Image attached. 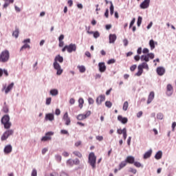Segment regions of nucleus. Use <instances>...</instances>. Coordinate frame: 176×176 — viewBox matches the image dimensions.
<instances>
[{"label": "nucleus", "instance_id": "obj_42", "mask_svg": "<svg viewBox=\"0 0 176 176\" xmlns=\"http://www.w3.org/2000/svg\"><path fill=\"white\" fill-rule=\"evenodd\" d=\"M133 164L135 167H138V168L142 167V164H141V163H140L138 162L134 161Z\"/></svg>", "mask_w": 176, "mask_h": 176}, {"label": "nucleus", "instance_id": "obj_58", "mask_svg": "<svg viewBox=\"0 0 176 176\" xmlns=\"http://www.w3.org/2000/svg\"><path fill=\"white\" fill-rule=\"evenodd\" d=\"M62 155L64 156V157H68V156H69V153H68L67 151H64Z\"/></svg>", "mask_w": 176, "mask_h": 176}, {"label": "nucleus", "instance_id": "obj_51", "mask_svg": "<svg viewBox=\"0 0 176 176\" xmlns=\"http://www.w3.org/2000/svg\"><path fill=\"white\" fill-rule=\"evenodd\" d=\"M142 53L144 54H149V50L148 48H144L142 50Z\"/></svg>", "mask_w": 176, "mask_h": 176}, {"label": "nucleus", "instance_id": "obj_54", "mask_svg": "<svg viewBox=\"0 0 176 176\" xmlns=\"http://www.w3.org/2000/svg\"><path fill=\"white\" fill-rule=\"evenodd\" d=\"M116 62L115 59H110L108 60L107 64H115Z\"/></svg>", "mask_w": 176, "mask_h": 176}, {"label": "nucleus", "instance_id": "obj_43", "mask_svg": "<svg viewBox=\"0 0 176 176\" xmlns=\"http://www.w3.org/2000/svg\"><path fill=\"white\" fill-rule=\"evenodd\" d=\"M129 173H132V174H137V169L133 168H129Z\"/></svg>", "mask_w": 176, "mask_h": 176}, {"label": "nucleus", "instance_id": "obj_36", "mask_svg": "<svg viewBox=\"0 0 176 176\" xmlns=\"http://www.w3.org/2000/svg\"><path fill=\"white\" fill-rule=\"evenodd\" d=\"M73 153L75 156H77V157H79L80 159L82 157V153L79 151H74Z\"/></svg>", "mask_w": 176, "mask_h": 176}, {"label": "nucleus", "instance_id": "obj_17", "mask_svg": "<svg viewBox=\"0 0 176 176\" xmlns=\"http://www.w3.org/2000/svg\"><path fill=\"white\" fill-rule=\"evenodd\" d=\"M14 86V83L12 82L7 87H4L3 90H5L6 94H8V93H9V91H10L12 89H13Z\"/></svg>", "mask_w": 176, "mask_h": 176}, {"label": "nucleus", "instance_id": "obj_41", "mask_svg": "<svg viewBox=\"0 0 176 176\" xmlns=\"http://www.w3.org/2000/svg\"><path fill=\"white\" fill-rule=\"evenodd\" d=\"M124 131H126L127 129H126V128H124L123 129H118L117 133L118 134H123Z\"/></svg>", "mask_w": 176, "mask_h": 176}, {"label": "nucleus", "instance_id": "obj_18", "mask_svg": "<svg viewBox=\"0 0 176 176\" xmlns=\"http://www.w3.org/2000/svg\"><path fill=\"white\" fill-rule=\"evenodd\" d=\"M125 162H126V163H129V164H133L134 162H135V158H134V157L131 155H129L126 157Z\"/></svg>", "mask_w": 176, "mask_h": 176}, {"label": "nucleus", "instance_id": "obj_32", "mask_svg": "<svg viewBox=\"0 0 176 176\" xmlns=\"http://www.w3.org/2000/svg\"><path fill=\"white\" fill-rule=\"evenodd\" d=\"M149 46L151 47V50H153V49H155V41L150 40V41H149Z\"/></svg>", "mask_w": 176, "mask_h": 176}, {"label": "nucleus", "instance_id": "obj_7", "mask_svg": "<svg viewBox=\"0 0 176 176\" xmlns=\"http://www.w3.org/2000/svg\"><path fill=\"white\" fill-rule=\"evenodd\" d=\"M91 115V111H87L85 112V114H78L77 116V120H85V119H87L89 116Z\"/></svg>", "mask_w": 176, "mask_h": 176}, {"label": "nucleus", "instance_id": "obj_46", "mask_svg": "<svg viewBox=\"0 0 176 176\" xmlns=\"http://www.w3.org/2000/svg\"><path fill=\"white\" fill-rule=\"evenodd\" d=\"M110 14H113V4L112 3V2H111Z\"/></svg>", "mask_w": 176, "mask_h": 176}, {"label": "nucleus", "instance_id": "obj_14", "mask_svg": "<svg viewBox=\"0 0 176 176\" xmlns=\"http://www.w3.org/2000/svg\"><path fill=\"white\" fill-rule=\"evenodd\" d=\"M104 101H105V95H100L96 98L98 105H101Z\"/></svg>", "mask_w": 176, "mask_h": 176}, {"label": "nucleus", "instance_id": "obj_31", "mask_svg": "<svg viewBox=\"0 0 176 176\" xmlns=\"http://www.w3.org/2000/svg\"><path fill=\"white\" fill-rule=\"evenodd\" d=\"M50 94H51V96H58V90L57 89H51L50 91Z\"/></svg>", "mask_w": 176, "mask_h": 176}, {"label": "nucleus", "instance_id": "obj_49", "mask_svg": "<svg viewBox=\"0 0 176 176\" xmlns=\"http://www.w3.org/2000/svg\"><path fill=\"white\" fill-rule=\"evenodd\" d=\"M134 23H135V18H133L132 19V21H131L130 25H129V28H131V27H133V25H134Z\"/></svg>", "mask_w": 176, "mask_h": 176}, {"label": "nucleus", "instance_id": "obj_23", "mask_svg": "<svg viewBox=\"0 0 176 176\" xmlns=\"http://www.w3.org/2000/svg\"><path fill=\"white\" fill-rule=\"evenodd\" d=\"M5 75V76H9V73L8 72V70L6 69H2L0 68V78H2V76Z\"/></svg>", "mask_w": 176, "mask_h": 176}, {"label": "nucleus", "instance_id": "obj_52", "mask_svg": "<svg viewBox=\"0 0 176 176\" xmlns=\"http://www.w3.org/2000/svg\"><path fill=\"white\" fill-rule=\"evenodd\" d=\"M74 164L78 166V165L80 164V161L78 159H76L74 160Z\"/></svg>", "mask_w": 176, "mask_h": 176}, {"label": "nucleus", "instance_id": "obj_16", "mask_svg": "<svg viewBox=\"0 0 176 176\" xmlns=\"http://www.w3.org/2000/svg\"><path fill=\"white\" fill-rule=\"evenodd\" d=\"M118 120H119V122H121V123H122V124H126V123H127V122H129V119L127 118L123 117L122 116H118Z\"/></svg>", "mask_w": 176, "mask_h": 176}, {"label": "nucleus", "instance_id": "obj_2", "mask_svg": "<svg viewBox=\"0 0 176 176\" xmlns=\"http://www.w3.org/2000/svg\"><path fill=\"white\" fill-rule=\"evenodd\" d=\"M64 61V58L61 56V55H57L55 58H54V69H56L57 75H61L63 74V69H61V66L58 63H63Z\"/></svg>", "mask_w": 176, "mask_h": 176}, {"label": "nucleus", "instance_id": "obj_4", "mask_svg": "<svg viewBox=\"0 0 176 176\" xmlns=\"http://www.w3.org/2000/svg\"><path fill=\"white\" fill-rule=\"evenodd\" d=\"M89 163L92 168H96V163L97 162V157L94 153H90L88 157Z\"/></svg>", "mask_w": 176, "mask_h": 176}, {"label": "nucleus", "instance_id": "obj_1", "mask_svg": "<svg viewBox=\"0 0 176 176\" xmlns=\"http://www.w3.org/2000/svg\"><path fill=\"white\" fill-rule=\"evenodd\" d=\"M1 124H3L6 131L1 137V141H6L10 135L14 134V130L10 129L12 127V122H10V117L9 115H5L1 118Z\"/></svg>", "mask_w": 176, "mask_h": 176}, {"label": "nucleus", "instance_id": "obj_39", "mask_svg": "<svg viewBox=\"0 0 176 176\" xmlns=\"http://www.w3.org/2000/svg\"><path fill=\"white\" fill-rule=\"evenodd\" d=\"M67 166H74V160L72 159H69L67 161Z\"/></svg>", "mask_w": 176, "mask_h": 176}, {"label": "nucleus", "instance_id": "obj_47", "mask_svg": "<svg viewBox=\"0 0 176 176\" xmlns=\"http://www.w3.org/2000/svg\"><path fill=\"white\" fill-rule=\"evenodd\" d=\"M51 103H52V98H47L46 99V104L50 105Z\"/></svg>", "mask_w": 176, "mask_h": 176}, {"label": "nucleus", "instance_id": "obj_15", "mask_svg": "<svg viewBox=\"0 0 176 176\" xmlns=\"http://www.w3.org/2000/svg\"><path fill=\"white\" fill-rule=\"evenodd\" d=\"M98 67L100 72H105V71H107V66L105 65V63H99Z\"/></svg>", "mask_w": 176, "mask_h": 176}, {"label": "nucleus", "instance_id": "obj_21", "mask_svg": "<svg viewBox=\"0 0 176 176\" xmlns=\"http://www.w3.org/2000/svg\"><path fill=\"white\" fill-rule=\"evenodd\" d=\"M109 43H115L116 41V34H109Z\"/></svg>", "mask_w": 176, "mask_h": 176}, {"label": "nucleus", "instance_id": "obj_61", "mask_svg": "<svg viewBox=\"0 0 176 176\" xmlns=\"http://www.w3.org/2000/svg\"><path fill=\"white\" fill-rule=\"evenodd\" d=\"M140 58H141L140 55H136L134 56V60H135V61H140Z\"/></svg>", "mask_w": 176, "mask_h": 176}, {"label": "nucleus", "instance_id": "obj_11", "mask_svg": "<svg viewBox=\"0 0 176 176\" xmlns=\"http://www.w3.org/2000/svg\"><path fill=\"white\" fill-rule=\"evenodd\" d=\"M173 93H174V88L173 87V85L168 84L166 86V94L170 96L173 95Z\"/></svg>", "mask_w": 176, "mask_h": 176}, {"label": "nucleus", "instance_id": "obj_34", "mask_svg": "<svg viewBox=\"0 0 176 176\" xmlns=\"http://www.w3.org/2000/svg\"><path fill=\"white\" fill-rule=\"evenodd\" d=\"M78 68L81 74L86 72V67H85V66H78Z\"/></svg>", "mask_w": 176, "mask_h": 176}, {"label": "nucleus", "instance_id": "obj_6", "mask_svg": "<svg viewBox=\"0 0 176 176\" xmlns=\"http://www.w3.org/2000/svg\"><path fill=\"white\" fill-rule=\"evenodd\" d=\"M149 58L153 60L155 58V54L153 53H149L146 55H142L140 57L141 61H145V63H148Z\"/></svg>", "mask_w": 176, "mask_h": 176}, {"label": "nucleus", "instance_id": "obj_26", "mask_svg": "<svg viewBox=\"0 0 176 176\" xmlns=\"http://www.w3.org/2000/svg\"><path fill=\"white\" fill-rule=\"evenodd\" d=\"M85 104V100L82 98H80L78 99V107L80 109H82L83 108V104Z\"/></svg>", "mask_w": 176, "mask_h": 176}, {"label": "nucleus", "instance_id": "obj_56", "mask_svg": "<svg viewBox=\"0 0 176 176\" xmlns=\"http://www.w3.org/2000/svg\"><path fill=\"white\" fill-rule=\"evenodd\" d=\"M85 56L87 57H89V58H91V54H90V52H89V51L85 52Z\"/></svg>", "mask_w": 176, "mask_h": 176}, {"label": "nucleus", "instance_id": "obj_25", "mask_svg": "<svg viewBox=\"0 0 176 176\" xmlns=\"http://www.w3.org/2000/svg\"><path fill=\"white\" fill-rule=\"evenodd\" d=\"M138 72L135 74L136 76H141L142 75V73L144 72V69L141 67V66L138 67Z\"/></svg>", "mask_w": 176, "mask_h": 176}, {"label": "nucleus", "instance_id": "obj_27", "mask_svg": "<svg viewBox=\"0 0 176 176\" xmlns=\"http://www.w3.org/2000/svg\"><path fill=\"white\" fill-rule=\"evenodd\" d=\"M139 67H141L142 69H149V66L148 65V63L144 62L142 64L139 65Z\"/></svg>", "mask_w": 176, "mask_h": 176}, {"label": "nucleus", "instance_id": "obj_50", "mask_svg": "<svg viewBox=\"0 0 176 176\" xmlns=\"http://www.w3.org/2000/svg\"><path fill=\"white\" fill-rule=\"evenodd\" d=\"M130 69L132 72H133V71H135V69H137V65H133L130 67Z\"/></svg>", "mask_w": 176, "mask_h": 176}, {"label": "nucleus", "instance_id": "obj_45", "mask_svg": "<svg viewBox=\"0 0 176 176\" xmlns=\"http://www.w3.org/2000/svg\"><path fill=\"white\" fill-rule=\"evenodd\" d=\"M60 134H66L67 135H69V133H68V131L65 130V129H62L60 131Z\"/></svg>", "mask_w": 176, "mask_h": 176}, {"label": "nucleus", "instance_id": "obj_44", "mask_svg": "<svg viewBox=\"0 0 176 176\" xmlns=\"http://www.w3.org/2000/svg\"><path fill=\"white\" fill-rule=\"evenodd\" d=\"M99 36H100V32H98V31L94 32V38H99Z\"/></svg>", "mask_w": 176, "mask_h": 176}, {"label": "nucleus", "instance_id": "obj_62", "mask_svg": "<svg viewBox=\"0 0 176 176\" xmlns=\"http://www.w3.org/2000/svg\"><path fill=\"white\" fill-rule=\"evenodd\" d=\"M48 149L47 148H44L42 149V155H45V153H46V152H47Z\"/></svg>", "mask_w": 176, "mask_h": 176}, {"label": "nucleus", "instance_id": "obj_3", "mask_svg": "<svg viewBox=\"0 0 176 176\" xmlns=\"http://www.w3.org/2000/svg\"><path fill=\"white\" fill-rule=\"evenodd\" d=\"M10 58V54L8 50L2 51L0 54V62L1 63H8L9 58Z\"/></svg>", "mask_w": 176, "mask_h": 176}, {"label": "nucleus", "instance_id": "obj_29", "mask_svg": "<svg viewBox=\"0 0 176 176\" xmlns=\"http://www.w3.org/2000/svg\"><path fill=\"white\" fill-rule=\"evenodd\" d=\"M2 111L4 113H8V112H9V107L6 104V102H4Z\"/></svg>", "mask_w": 176, "mask_h": 176}, {"label": "nucleus", "instance_id": "obj_22", "mask_svg": "<svg viewBox=\"0 0 176 176\" xmlns=\"http://www.w3.org/2000/svg\"><path fill=\"white\" fill-rule=\"evenodd\" d=\"M12 145L8 144L7 146H6V147L4 148V152L6 153H10L12 152Z\"/></svg>", "mask_w": 176, "mask_h": 176}, {"label": "nucleus", "instance_id": "obj_40", "mask_svg": "<svg viewBox=\"0 0 176 176\" xmlns=\"http://www.w3.org/2000/svg\"><path fill=\"white\" fill-rule=\"evenodd\" d=\"M105 106L107 107V108H111L112 107V102L111 101H106L105 102Z\"/></svg>", "mask_w": 176, "mask_h": 176}, {"label": "nucleus", "instance_id": "obj_38", "mask_svg": "<svg viewBox=\"0 0 176 176\" xmlns=\"http://www.w3.org/2000/svg\"><path fill=\"white\" fill-rule=\"evenodd\" d=\"M142 23V17L138 16V21H137L138 27H140Z\"/></svg>", "mask_w": 176, "mask_h": 176}, {"label": "nucleus", "instance_id": "obj_12", "mask_svg": "<svg viewBox=\"0 0 176 176\" xmlns=\"http://www.w3.org/2000/svg\"><path fill=\"white\" fill-rule=\"evenodd\" d=\"M63 120L65 122L66 126L71 124V118L68 116V112H66L63 116Z\"/></svg>", "mask_w": 176, "mask_h": 176}, {"label": "nucleus", "instance_id": "obj_10", "mask_svg": "<svg viewBox=\"0 0 176 176\" xmlns=\"http://www.w3.org/2000/svg\"><path fill=\"white\" fill-rule=\"evenodd\" d=\"M149 3H151V0H144L140 6V9H148Z\"/></svg>", "mask_w": 176, "mask_h": 176}, {"label": "nucleus", "instance_id": "obj_13", "mask_svg": "<svg viewBox=\"0 0 176 176\" xmlns=\"http://www.w3.org/2000/svg\"><path fill=\"white\" fill-rule=\"evenodd\" d=\"M157 74L159 75V76H163L164 74H166V69L163 67H159L157 68Z\"/></svg>", "mask_w": 176, "mask_h": 176}, {"label": "nucleus", "instance_id": "obj_28", "mask_svg": "<svg viewBox=\"0 0 176 176\" xmlns=\"http://www.w3.org/2000/svg\"><path fill=\"white\" fill-rule=\"evenodd\" d=\"M126 166H127V162H126V160L121 162L119 164L118 170H122V168H124V167H126Z\"/></svg>", "mask_w": 176, "mask_h": 176}, {"label": "nucleus", "instance_id": "obj_19", "mask_svg": "<svg viewBox=\"0 0 176 176\" xmlns=\"http://www.w3.org/2000/svg\"><path fill=\"white\" fill-rule=\"evenodd\" d=\"M153 98H155V92L151 91L148 95L147 104H151L153 101Z\"/></svg>", "mask_w": 176, "mask_h": 176}, {"label": "nucleus", "instance_id": "obj_60", "mask_svg": "<svg viewBox=\"0 0 176 176\" xmlns=\"http://www.w3.org/2000/svg\"><path fill=\"white\" fill-rule=\"evenodd\" d=\"M60 113H61V111H60V109H56L55 111V114L57 115V116H58V115H60Z\"/></svg>", "mask_w": 176, "mask_h": 176}, {"label": "nucleus", "instance_id": "obj_37", "mask_svg": "<svg viewBox=\"0 0 176 176\" xmlns=\"http://www.w3.org/2000/svg\"><path fill=\"white\" fill-rule=\"evenodd\" d=\"M163 118H164V116L163 115V113H158L157 114V119H158V120H162Z\"/></svg>", "mask_w": 176, "mask_h": 176}, {"label": "nucleus", "instance_id": "obj_35", "mask_svg": "<svg viewBox=\"0 0 176 176\" xmlns=\"http://www.w3.org/2000/svg\"><path fill=\"white\" fill-rule=\"evenodd\" d=\"M128 108H129V102L126 101L124 102L122 109L123 111H126Z\"/></svg>", "mask_w": 176, "mask_h": 176}, {"label": "nucleus", "instance_id": "obj_24", "mask_svg": "<svg viewBox=\"0 0 176 176\" xmlns=\"http://www.w3.org/2000/svg\"><path fill=\"white\" fill-rule=\"evenodd\" d=\"M152 156V150H149L148 151H146L144 155V159H149Z\"/></svg>", "mask_w": 176, "mask_h": 176}, {"label": "nucleus", "instance_id": "obj_53", "mask_svg": "<svg viewBox=\"0 0 176 176\" xmlns=\"http://www.w3.org/2000/svg\"><path fill=\"white\" fill-rule=\"evenodd\" d=\"M88 102L89 104H94V100H93V98H89Z\"/></svg>", "mask_w": 176, "mask_h": 176}, {"label": "nucleus", "instance_id": "obj_63", "mask_svg": "<svg viewBox=\"0 0 176 176\" xmlns=\"http://www.w3.org/2000/svg\"><path fill=\"white\" fill-rule=\"evenodd\" d=\"M141 116H142V111H139L137 113V118H141Z\"/></svg>", "mask_w": 176, "mask_h": 176}, {"label": "nucleus", "instance_id": "obj_9", "mask_svg": "<svg viewBox=\"0 0 176 176\" xmlns=\"http://www.w3.org/2000/svg\"><path fill=\"white\" fill-rule=\"evenodd\" d=\"M54 133L50 131L45 133V135L41 138V141L45 142V141H50L52 140V135H53Z\"/></svg>", "mask_w": 176, "mask_h": 176}, {"label": "nucleus", "instance_id": "obj_55", "mask_svg": "<svg viewBox=\"0 0 176 176\" xmlns=\"http://www.w3.org/2000/svg\"><path fill=\"white\" fill-rule=\"evenodd\" d=\"M96 138L98 141H102L104 140V137L100 135L96 136Z\"/></svg>", "mask_w": 176, "mask_h": 176}, {"label": "nucleus", "instance_id": "obj_30", "mask_svg": "<svg viewBox=\"0 0 176 176\" xmlns=\"http://www.w3.org/2000/svg\"><path fill=\"white\" fill-rule=\"evenodd\" d=\"M162 156H163V153H162V151H158L155 155V157L157 160H160V158L162 157Z\"/></svg>", "mask_w": 176, "mask_h": 176}, {"label": "nucleus", "instance_id": "obj_57", "mask_svg": "<svg viewBox=\"0 0 176 176\" xmlns=\"http://www.w3.org/2000/svg\"><path fill=\"white\" fill-rule=\"evenodd\" d=\"M67 5L71 8L74 5V1L72 0H68Z\"/></svg>", "mask_w": 176, "mask_h": 176}, {"label": "nucleus", "instance_id": "obj_8", "mask_svg": "<svg viewBox=\"0 0 176 176\" xmlns=\"http://www.w3.org/2000/svg\"><path fill=\"white\" fill-rule=\"evenodd\" d=\"M24 45L21 47L20 52H22V50H24V49H31V46L27 43H31V39L27 38L23 41Z\"/></svg>", "mask_w": 176, "mask_h": 176}, {"label": "nucleus", "instance_id": "obj_5", "mask_svg": "<svg viewBox=\"0 0 176 176\" xmlns=\"http://www.w3.org/2000/svg\"><path fill=\"white\" fill-rule=\"evenodd\" d=\"M65 50H67L68 53H72V52H76V44L71 43L69 45H65L62 49V52L64 53Z\"/></svg>", "mask_w": 176, "mask_h": 176}, {"label": "nucleus", "instance_id": "obj_33", "mask_svg": "<svg viewBox=\"0 0 176 176\" xmlns=\"http://www.w3.org/2000/svg\"><path fill=\"white\" fill-rule=\"evenodd\" d=\"M19 29L16 28L15 31H14L12 33V36H14V38H19Z\"/></svg>", "mask_w": 176, "mask_h": 176}, {"label": "nucleus", "instance_id": "obj_64", "mask_svg": "<svg viewBox=\"0 0 176 176\" xmlns=\"http://www.w3.org/2000/svg\"><path fill=\"white\" fill-rule=\"evenodd\" d=\"M60 176H69L68 174L65 173V172H62L60 173Z\"/></svg>", "mask_w": 176, "mask_h": 176}, {"label": "nucleus", "instance_id": "obj_59", "mask_svg": "<svg viewBox=\"0 0 176 176\" xmlns=\"http://www.w3.org/2000/svg\"><path fill=\"white\" fill-rule=\"evenodd\" d=\"M123 43L124 46H127V45H129V40H127L126 38L124 39Z\"/></svg>", "mask_w": 176, "mask_h": 176}, {"label": "nucleus", "instance_id": "obj_48", "mask_svg": "<svg viewBox=\"0 0 176 176\" xmlns=\"http://www.w3.org/2000/svg\"><path fill=\"white\" fill-rule=\"evenodd\" d=\"M38 172L36 171V169H33L32 171V176H37Z\"/></svg>", "mask_w": 176, "mask_h": 176}, {"label": "nucleus", "instance_id": "obj_20", "mask_svg": "<svg viewBox=\"0 0 176 176\" xmlns=\"http://www.w3.org/2000/svg\"><path fill=\"white\" fill-rule=\"evenodd\" d=\"M45 120H50V122L54 120V115L53 113H47L45 115Z\"/></svg>", "mask_w": 176, "mask_h": 176}]
</instances>
